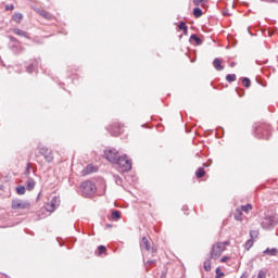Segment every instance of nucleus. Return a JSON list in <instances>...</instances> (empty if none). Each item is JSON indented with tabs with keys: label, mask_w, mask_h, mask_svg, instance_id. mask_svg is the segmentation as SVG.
<instances>
[{
	"label": "nucleus",
	"mask_w": 278,
	"mask_h": 278,
	"mask_svg": "<svg viewBox=\"0 0 278 278\" xmlns=\"http://www.w3.org/2000/svg\"><path fill=\"white\" fill-rule=\"evenodd\" d=\"M229 244V241L225 242H217L213 244L212 251H211V257L212 260H218L223 255V252L225 251V248Z\"/></svg>",
	"instance_id": "f257e3e1"
},
{
	"label": "nucleus",
	"mask_w": 278,
	"mask_h": 278,
	"mask_svg": "<svg viewBox=\"0 0 278 278\" xmlns=\"http://www.w3.org/2000/svg\"><path fill=\"white\" fill-rule=\"evenodd\" d=\"M254 136L258 139L269 140L270 139V126L261 125L255 128Z\"/></svg>",
	"instance_id": "f03ea898"
},
{
	"label": "nucleus",
	"mask_w": 278,
	"mask_h": 278,
	"mask_svg": "<svg viewBox=\"0 0 278 278\" xmlns=\"http://www.w3.org/2000/svg\"><path fill=\"white\" fill-rule=\"evenodd\" d=\"M115 164H117L122 173H129V170H131V160H129L127 155L118 156Z\"/></svg>",
	"instance_id": "7ed1b4c3"
},
{
	"label": "nucleus",
	"mask_w": 278,
	"mask_h": 278,
	"mask_svg": "<svg viewBox=\"0 0 278 278\" xmlns=\"http://www.w3.org/2000/svg\"><path fill=\"white\" fill-rule=\"evenodd\" d=\"M83 197H91V194H94L97 192V185L90 180H86L80 186Z\"/></svg>",
	"instance_id": "20e7f679"
},
{
	"label": "nucleus",
	"mask_w": 278,
	"mask_h": 278,
	"mask_svg": "<svg viewBox=\"0 0 278 278\" xmlns=\"http://www.w3.org/2000/svg\"><path fill=\"white\" fill-rule=\"evenodd\" d=\"M263 229H273V227H276L277 222L275 220V217L270 215H265L261 223Z\"/></svg>",
	"instance_id": "39448f33"
},
{
	"label": "nucleus",
	"mask_w": 278,
	"mask_h": 278,
	"mask_svg": "<svg viewBox=\"0 0 278 278\" xmlns=\"http://www.w3.org/2000/svg\"><path fill=\"white\" fill-rule=\"evenodd\" d=\"M60 197L55 195L51 199V201L49 203L46 204V210L47 212H54L58 210V207H60Z\"/></svg>",
	"instance_id": "423d86ee"
},
{
	"label": "nucleus",
	"mask_w": 278,
	"mask_h": 278,
	"mask_svg": "<svg viewBox=\"0 0 278 278\" xmlns=\"http://www.w3.org/2000/svg\"><path fill=\"white\" fill-rule=\"evenodd\" d=\"M29 202L23 200H12V210H29Z\"/></svg>",
	"instance_id": "0eeeda50"
},
{
	"label": "nucleus",
	"mask_w": 278,
	"mask_h": 278,
	"mask_svg": "<svg viewBox=\"0 0 278 278\" xmlns=\"http://www.w3.org/2000/svg\"><path fill=\"white\" fill-rule=\"evenodd\" d=\"M104 155H105V159L109 162H112L113 164H116V161L119 157L118 151H116V149H111V150L104 151Z\"/></svg>",
	"instance_id": "6e6552de"
},
{
	"label": "nucleus",
	"mask_w": 278,
	"mask_h": 278,
	"mask_svg": "<svg viewBox=\"0 0 278 278\" xmlns=\"http://www.w3.org/2000/svg\"><path fill=\"white\" fill-rule=\"evenodd\" d=\"M39 153L45 157L46 162H48L49 164L53 162V152H51V150H49L48 148H40Z\"/></svg>",
	"instance_id": "1a4fd4ad"
},
{
	"label": "nucleus",
	"mask_w": 278,
	"mask_h": 278,
	"mask_svg": "<svg viewBox=\"0 0 278 278\" xmlns=\"http://www.w3.org/2000/svg\"><path fill=\"white\" fill-rule=\"evenodd\" d=\"M140 249L146 251H151V253H155L157 250L155 248H151V243L147 237H143L140 242Z\"/></svg>",
	"instance_id": "9d476101"
},
{
	"label": "nucleus",
	"mask_w": 278,
	"mask_h": 278,
	"mask_svg": "<svg viewBox=\"0 0 278 278\" xmlns=\"http://www.w3.org/2000/svg\"><path fill=\"white\" fill-rule=\"evenodd\" d=\"M111 136L118 137L121 134V124H114L110 130Z\"/></svg>",
	"instance_id": "9b49d317"
},
{
	"label": "nucleus",
	"mask_w": 278,
	"mask_h": 278,
	"mask_svg": "<svg viewBox=\"0 0 278 278\" xmlns=\"http://www.w3.org/2000/svg\"><path fill=\"white\" fill-rule=\"evenodd\" d=\"M98 167L94 165H87L85 170H83V175H90V173H97Z\"/></svg>",
	"instance_id": "f8f14e48"
},
{
	"label": "nucleus",
	"mask_w": 278,
	"mask_h": 278,
	"mask_svg": "<svg viewBox=\"0 0 278 278\" xmlns=\"http://www.w3.org/2000/svg\"><path fill=\"white\" fill-rule=\"evenodd\" d=\"M213 66L217 71H225V67L223 66V62L220 61V59H214Z\"/></svg>",
	"instance_id": "ddd939ff"
},
{
	"label": "nucleus",
	"mask_w": 278,
	"mask_h": 278,
	"mask_svg": "<svg viewBox=\"0 0 278 278\" xmlns=\"http://www.w3.org/2000/svg\"><path fill=\"white\" fill-rule=\"evenodd\" d=\"M36 188V181L33 178H28L26 181V189L31 191Z\"/></svg>",
	"instance_id": "4468645a"
},
{
	"label": "nucleus",
	"mask_w": 278,
	"mask_h": 278,
	"mask_svg": "<svg viewBox=\"0 0 278 278\" xmlns=\"http://www.w3.org/2000/svg\"><path fill=\"white\" fill-rule=\"evenodd\" d=\"M37 12L38 14H40V16H42L43 18H47V21H51V18L53 17L49 12L45 10H38Z\"/></svg>",
	"instance_id": "2eb2a0df"
},
{
	"label": "nucleus",
	"mask_w": 278,
	"mask_h": 278,
	"mask_svg": "<svg viewBox=\"0 0 278 278\" xmlns=\"http://www.w3.org/2000/svg\"><path fill=\"white\" fill-rule=\"evenodd\" d=\"M13 33L16 34V36H22L23 38H29V35L25 30H21L18 28H14Z\"/></svg>",
	"instance_id": "dca6fc26"
},
{
	"label": "nucleus",
	"mask_w": 278,
	"mask_h": 278,
	"mask_svg": "<svg viewBox=\"0 0 278 278\" xmlns=\"http://www.w3.org/2000/svg\"><path fill=\"white\" fill-rule=\"evenodd\" d=\"M265 255H271V256H275L278 254V250L277 248H267L265 251H264Z\"/></svg>",
	"instance_id": "f3484780"
},
{
	"label": "nucleus",
	"mask_w": 278,
	"mask_h": 278,
	"mask_svg": "<svg viewBox=\"0 0 278 278\" xmlns=\"http://www.w3.org/2000/svg\"><path fill=\"white\" fill-rule=\"evenodd\" d=\"M235 220L242 222V210L237 208L233 213Z\"/></svg>",
	"instance_id": "a211bd4d"
},
{
	"label": "nucleus",
	"mask_w": 278,
	"mask_h": 278,
	"mask_svg": "<svg viewBox=\"0 0 278 278\" xmlns=\"http://www.w3.org/2000/svg\"><path fill=\"white\" fill-rule=\"evenodd\" d=\"M239 210H241V212H244L245 214H249V212H251V210H253V205L252 204L241 205V207H239Z\"/></svg>",
	"instance_id": "6ab92c4d"
},
{
	"label": "nucleus",
	"mask_w": 278,
	"mask_h": 278,
	"mask_svg": "<svg viewBox=\"0 0 278 278\" xmlns=\"http://www.w3.org/2000/svg\"><path fill=\"white\" fill-rule=\"evenodd\" d=\"M195 177L198 179L205 177V169H203V167H199L198 170L195 172Z\"/></svg>",
	"instance_id": "aec40b11"
},
{
	"label": "nucleus",
	"mask_w": 278,
	"mask_h": 278,
	"mask_svg": "<svg viewBox=\"0 0 278 278\" xmlns=\"http://www.w3.org/2000/svg\"><path fill=\"white\" fill-rule=\"evenodd\" d=\"M253 233H255V231H250L251 238H253ZM251 247H253V239H249V240L245 242V249H247V251H249V250L251 249Z\"/></svg>",
	"instance_id": "412c9836"
},
{
	"label": "nucleus",
	"mask_w": 278,
	"mask_h": 278,
	"mask_svg": "<svg viewBox=\"0 0 278 278\" xmlns=\"http://www.w3.org/2000/svg\"><path fill=\"white\" fill-rule=\"evenodd\" d=\"M193 16H195V18H201V16H203V10H201V8L193 9Z\"/></svg>",
	"instance_id": "4be33fe9"
},
{
	"label": "nucleus",
	"mask_w": 278,
	"mask_h": 278,
	"mask_svg": "<svg viewBox=\"0 0 278 278\" xmlns=\"http://www.w3.org/2000/svg\"><path fill=\"white\" fill-rule=\"evenodd\" d=\"M190 40H194V42L199 46V45H203V41L201 40V38H199V36H197L195 34H192L190 36Z\"/></svg>",
	"instance_id": "5701e85b"
},
{
	"label": "nucleus",
	"mask_w": 278,
	"mask_h": 278,
	"mask_svg": "<svg viewBox=\"0 0 278 278\" xmlns=\"http://www.w3.org/2000/svg\"><path fill=\"white\" fill-rule=\"evenodd\" d=\"M111 218H112V220H119V218H121V212H119V211H113V212L111 213Z\"/></svg>",
	"instance_id": "b1692460"
},
{
	"label": "nucleus",
	"mask_w": 278,
	"mask_h": 278,
	"mask_svg": "<svg viewBox=\"0 0 278 278\" xmlns=\"http://www.w3.org/2000/svg\"><path fill=\"white\" fill-rule=\"evenodd\" d=\"M204 270H206V273H210V270H212V261L211 260L204 261Z\"/></svg>",
	"instance_id": "393cba45"
},
{
	"label": "nucleus",
	"mask_w": 278,
	"mask_h": 278,
	"mask_svg": "<svg viewBox=\"0 0 278 278\" xmlns=\"http://www.w3.org/2000/svg\"><path fill=\"white\" fill-rule=\"evenodd\" d=\"M13 21H14L15 23H21V21H23V13H15V14L13 15Z\"/></svg>",
	"instance_id": "a878e982"
},
{
	"label": "nucleus",
	"mask_w": 278,
	"mask_h": 278,
	"mask_svg": "<svg viewBox=\"0 0 278 278\" xmlns=\"http://www.w3.org/2000/svg\"><path fill=\"white\" fill-rule=\"evenodd\" d=\"M38 66V63H31L27 67V73H34Z\"/></svg>",
	"instance_id": "bb28decb"
},
{
	"label": "nucleus",
	"mask_w": 278,
	"mask_h": 278,
	"mask_svg": "<svg viewBox=\"0 0 278 278\" xmlns=\"http://www.w3.org/2000/svg\"><path fill=\"white\" fill-rule=\"evenodd\" d=\"M155 264H157V260H150V261L144 263V266H146L147 270H149V267L153 266Z\"/></svg>",
	"instance_id": "cd10ccee"
},
{
	"label": "nucleus",
	"mask_w": 278,
	"mask_h": 278,
	"mask_svg": "<svg viewBox=\"0 0 278 278\" xmlns=\"http://www.w3.org/2000/svg\"><path fill=\"white\" fill-rule=\"evenodd\" d=\"M226 81H228L229 84H231L232 81H236V74H228L226 76Z\"/></svg>",
	"instance_id": "c85d7f7f"
},
{
	"label": "nucleus",
	"mask_w": 278,
	"mask_h": 278,
	"mask_svg": "<svg viewBox=\"0 0 278 278\" xmlns=\"http://www.w3.org/2000/svg\"><path fill=\"white\" fill-rule=\"evenodd\" d=\"M242 81H243L244 88H251V79L244 77Z\"/></svg>",
	"instance_id": "c756f323"
},
{
	"label": "nucleus",
	"mask_w": 278,
	"mask_h": 278,
	"mask_svg": "<svg viewBox=\"0 0 278 278\" xmlns=\"http://www.w3.org/2000/svg\"><path fill=\"white\" fill-rule=\"evenodd\" d=\"M25 191H26V189L24 186L16 187L17 194H20V195L25 194Z\"/></svg>",
	"instance_id": "7c9ffc66"
},
{
	"label": "nucleus",
	"mask_w": 278,
	"mask_h": 278,
	"mask_svg": "<svg viewBox=\"0 0 278 278\" xmlns=\"http://www.w3.org/2000/svg\"><path fill=\"white\" fill-rule=\"evenodd\" d=\"M188 26L185 24V22H180L178 25V29H180L181 31H184V29H186Z\"/></svg>",
	"instance_id": "2f4dec72"
},
{
	"label": "nucleus",
	"mask_w": 278,
	"mask_h": 278,
	"mask_svg": "<svg viewBox=\"0 0 278 278\" xmlns=\"http://www.w3.org/2000/svg\"><path fill=\"white\" fill-rule=\"evenodd\" d=\"M98 250H99V253L101 254V253H105L108 251V248H105V245H100Z\"/></svg>",
	"instance_id": "473e14b6"
},
{
	"label": "nucleus",
	"mask_w": 278,
	"mask_h": 278,
	"mask_svg": "<svg viewBox=\"0 0 278 278\" xmlns=\"http://www.w3.org/2000/svg\"><path fill=\"white\" fill-rule=\"evenodd\" d=\"M31 168V163H27L26 165V170H25V175H29V169Z\"/></svg>",
	"instance_id": "72a5a7b5"
},
{
	"label": "nucleus",
	"mask_w": 278,
	"mask_h": 278,
	"mask_svg": "<svg viewBox=\"0 0 278 278\" xmlns=\"http://www.w3.org/2000/svg\"><path fill=\"white\" fill-rule=\"evenodd\" d=\"M194 5H201V3H205V0H193Z\"/></svg>",
	"instance_id": "f704fd0d"
},
{
	"label": "nucleus",
	"mask_w": 278,
	"mask_h": 278,
	"mask_svg": "<svg viewBox=\"0 0 278 278\" xmlns=\"http://www.w3.org/2000/svg\"><path fill=\"white\" fill-rule=\"evenodd\" d=\"M257 278H266V273H264L263 270L258 271Z\"/></svg>",
	"instance_id": "c9c22d12"
},
{
	"label": "nucleus",
	"mask_w": 278,
	"mask_h": 278,
	"mask_svg": "<svg viewBox=\"0 0 278 278\" xmlns=\"http://www.w3.org/2000/svg\"><path fill=\"white\" fill-rule=\"evenodd\" d=\"M10 40H11L12 42H18V40L16 39V37H13V36L10 37Z\"/></svg>",
	"instance_id": "e433bc0d"
},
{
	"label": "nucleus",
	"mask_w": 278,
	"mask_h": 278,
	"mask_svg": "<svg viewBox=\"0 0 278 278\" xmlns=\"http://www.w3.org/2000/svg\"><path fill=\"white\" fill-rule=\"evenodd\" d=\"M228 260H229V257L224 256V257H222L220 262H222V263H225V262H227Z\"/></svg>",
	"instance_id": "4c0bfd02"
},
{
	"label": "nucleus",
	"mask_w": 278,
	"mask_h": 278,
	"mask_svg": "<svg viewBox=\"0 0 278 278\" xmlns=\"http://www.w3.org/2000/svg\"><path fill=\"white\" fill-rule=\"evenodd\" d=\"M5 10H14V5H7Z\"/></svg>",
	"instance_id": "58836bf2"
},
{
	"label": "nucleus",
	"mask_w": 278,
	"mask_h": 278,
	"mask_svg": "<svg viewBox=\"0 0 278 278\" xmlns=\"http://www.w3.org/2000/svg\"><path fill=\"white\" fill-rule=\"evenodd\" d=\"M265 1L273 2V3H278V0H265Z\"/></svg>",
	"instance_id": "ea45409f"
},
{
	"label": "nucleus",
	"mask_w": 278,
	"mask_h": 278,
	"mask_svg": "<svg viewBox=\"0 0 278 278\" xmlns=\"http://www.w3.org/2000/svg\"><path fill=\"white\" fill-rule=\"evenodd\" d=\"M184 34H185V36L188 34V27L187 28H185L184 30Z\"/></svg>",
	"instance_id": "a19ab883"
},
{
	"label": "nucleus",
	"mask_w": 278,
	"mask_h": 278,
	"mask_svg": "<svg viewBox=\"0 0 278 278\" xmlns=\"http://www.w3.org/2000/svg\"><path fill=\"white\" fill-rule=\"evenodd\" d=\"M230 66H231V68H233V66H236V62H232V63L230 64Z\"/></svg>",
	"instance_id": "79ce46f5"
},
{
	"label": "nucleus",
	"mask_w": 278,
	"mask_h": 278,
	"mask_svg": "<svg viewBox=\"0 0 278 278\" xmlns=\"http://www.w3.org/2000/svg\"><path fill=\"white\" fill-rule=\"evenodd\" d=\"M218 273H220V268H217V269H216V274H217V275H218Z\"/></svg>",
	"instance_id": "37998d69"
},
{
	"label": "nucleus",
	"mask_w": 278,
	"mask_h": 278,
	"mask_svg": "<svg viewBox=\"0 0 278 278\" xmlns=\"http://www.w3.org/2000/svg\"><path fill=\"white\" fill-rule=\"evenodd\" d=\"M240 278H247V275H245V274H243Z\"/></svg>",
	"instance_id": "c03bdc74"
}]
</instances>
